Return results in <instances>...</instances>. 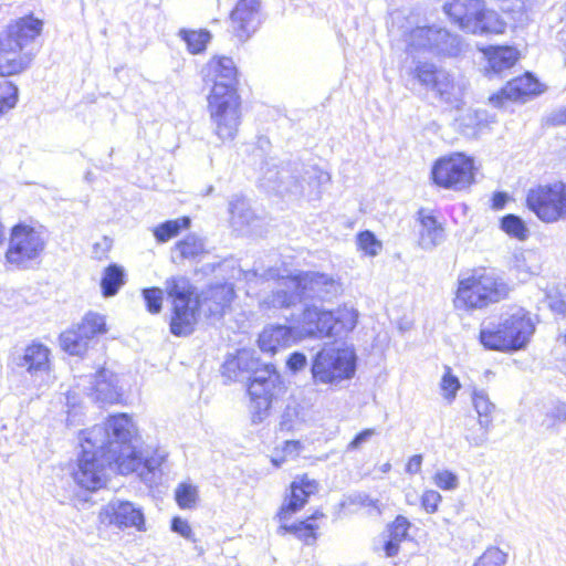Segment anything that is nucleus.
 Segmentation results:
<instances>
[{"label": "nucleus", "mask_w": 566, "mask_h": 566, "mask_svg": "<svg viewBox=\"0 0 566 566\" xmlns=\"http://www.w3.org/2000/svg\"><path fill=\"white\" fill-rule=\"evenodd\" d=\"M136 427L126 413L111 416L83 433L82 452L74 480L87 490H98L105 483L106 470H116L119 460L133 452Z\"/></svg>", "instance_id": "obj_1"}, {"label": "nucleus", "mask_w": 566, "mask_h": 566, "mask_svg": "<svg viewBox=\"0 0 566 566\" xmlns=\"http://www.w3.org/2000/svg\"><path fill=\"white\" fill-rule=\"evenodd\" d=\"M241 364H244L247 370H253V377L248 386L249 411L252 423L259 424L270 416L273 400L284 391V382L272 364L261 366L260 360L247 350L239 352L237 356L229 357L223 363L222 376L232 381H240Z\"/></svg>", "instance_id": "obj_2"}, {"label": "nucleus", "mask_w": 566, "mask_h": 566, "mask_svg": "<svg viewBox=\"0 0 566 566\" xmlns=\"http://www.w3.org/2000/svg\"><path fill=\"white\" fill-rule=\"evenodd\" d=\"M164 285V290L155 286L142 290L147 311L150 314H159L166 292L172 307L171 334L178 337L190 335L198 323L199 307L201 306L200 300L195 296L196 287L184 275L171 276L165 281Z\"/></svg>", "instance_id": "obj_3"}, {"label": "nucleus", "mask_w": 566, "mask_h": 566, "mask_svg": "<svg viewBox=\"0 0 566 566\" xmlns=\"http://www.w3.org/2000/svg\"><path fill=\"white\" fill-rule=\"evenodd\" d=\"M42 29L43 21L29 14L9 23L0 32V76L14 75L29 67L35 55L30 45Z\"/></svg>", "instance_id": "obj_4"}, {"label": "nucleus", "mask_w": 566, "mask_h": 566, "mask_svg": "<svg viewBox=\"0 0 566 566\" xmlns=\"http://www.w3.org/2000/svg\"><path fill=\"white\" fill-rule=\"evenodd\" d=\"M534 332L531 314L522 307H514L502 314L497 324H483L480 342L491 350H518L527 345Z\"/></svg>", "instance_id": "obj_5"}, {"label": "nucleus", "mask_w": 566, "mask_h": 566, "mask_svg": "<svg viewBox=\"0 0 566 566\" xmlns=\"http://www.w3.org/2000/svg\"><path fill=\"white\" fill-rule=\"evenodd\" d=\"M509 293V284L495 270L475 269L470 276L459 280L454 305L463 310L483 308Z\"/></svg>", "instance_id": "obj_6"}, {"label": "nucleus", "mask_w": 566, "mask_h": 566, "mask_svg": "<svg viewBox=\"0 0 566 566\" xmlns=\"http://www.w3.org/2000/svg\"><path fill=\"white\" fill-rule=\"evenodd\" d=\"M318 482L306 474L296 476L290 484L289 492L275 515L279 520V531H317L325 525L327 516L319 510L314 511L305 520L289 524L292 516L308 502L311 495L318 492Z\"/></svg>", "instance_id": "obj_7"}, {"label": "nucleus", "mask_w": 566, "mask_h": 566, "mask_svg": "<svg viewBox=\"0 0 566 566\" xmlns=\"http://www.w3.org/2000/svg\"><path fill=\"white\" fill-rule=\"evenodd\" d=\"M264 179L273 184V189L276 191L312 196L319 193L321 188L329 182L331 176L317 166L290 161L280 170L266 168Z\"/></svg>", "instance_id": "obj_8"}, {"label": "nucleus", "mask_w": 566, "mask_h": 566, "mask_svg": "<svg viewBox=\"0 0 566 566\" xmlns=\"http://www.w3.org/2000/svg\"><path fill=\"white\" fill-rule=\"evenodd\" d=\"M356 354L349 348L325 346L313 357L311 374L315 385L337 386L354 377Z\"/></svg>", "instance_id": "obj_9"}, {"label": "nucleus", "mask_w": 566, "mask_h": 566, "mask_svg": "<svg viewBox=\"0 0 566 566\" xmlns=\"http://www.w3.org/2000/svg\"><path fill=\"white\" fill-rule=\"evenodd\" d=\"M208 112L213 134L221 140H233L241 124V102L238 92L218 86L208 96Z\"/></svg>", "instance_id": "obj_10"}, {"label": "nucleus", "mask_w": 566, "mask_h": 566, "mask_svg": "<svg viewBox=\"0 0 566 566\" xmlns=\"http://www.w3.org/2000/svg\"><path fill=\"white\" fill-rule=\"evenodd\" d=\"M46 247L42 233L24 223L12 227L6 251V262L18 270H30L41 263Z\"/></svg>", "instance_id": "obj_11"}, {"label": "nucleus", "mask_w": 566, "mask_h": 566, "mask_svg": "<svg viewBox=\"0 0 566 566\" xmlns=\"http://www.w3.org/2000/svg\"><path fill=\"white\" fill-rule=\"evenodd\" d=\"M526 207L542 222L566 220V182L536 185L527 190Z\"/></svg>", "instance_id": "obj_12"}, {"label": "nucleus", "mask_w": 566, "mask_h": 566, "mask_svg": "<svg viewBox=\"0 0 566 566\" xmlns=\"http://www.w3.org/2000/svg\"><path fill=\"white\" fill-rule=\"evenodd\" d=\"M408 48L416 51H428L437 56H458L462 52V40L459 35L438 27H417L407 36Z\"/></svg>", "instance_id": "obj_13"}, {"label": "nucleus", "mask_w": 566, "mask_h": 566, "mask_svg": "<svg viewBox=\"0 0 566 566\" xmlns=\"http://www.w3.org/2000/svg\"><path fill=\"white\" fill-rule=\"evenodd\" d=\"M473 170V159L457 153L438 159L432 166L431 178L441 188L462 190L474 181Z\"/></svg>", "instance_id": "obj_14"}, {"label": "nucleus", "mask_w": 566, "mask_h": 566, "mask_svg": "<svg viewBox=\"0 0 566 566\" xmlns=\"http://www.w3.org/2000/svg\"><path fill=\"white\" fill-rule=\"evenodd\" d=\"M415 77L427 90L433 91L441 101L459 108L464 94V86L433 63L420 62L413 71Z\"/></svg>", "instance_id": "obj_15"}, {"label": "nucleus", "mask_w": 566, "mask_h": 566, "mask_svg": "<svg viewBox=\"0 0 566 566\" xmlns=\"http://www.w3.org/2000/svg\"><path fill=\"white\" fill-rule=\"evenodd\" d=\"M106 333L104 316L96 313H88L76 326L63 332L60 336V344L63 350L70 355H83L91 342L97 336Z\"/></svg>", "instance_id": "obj_16"}, {"label": "nucleus", "mask_w": 566, "mask_h": 566, "mask_svg": "<svg viewBox=\"0 0 566 566\" xmlns=\"http://www.w3.org/2000/svg\"><path fill=\"white\" fill-rule=\"evenodd\" d=\"M287 285L292 289H301L303 302L310 300L329 301L342 291V285L337 280L318 272L292 275Z\"/></svg>", "instance_id": "obj_17"}, {"label": "nucleus", "mask_w": 566, "mask_h": 566, "mask_svg": "<svg viewBox=\"0 0 566 566\" xmlns=\"http://www.w3.org/2000/svg\"><path fill=\"white\" fill-rule=\"evenodd\" d=\"M260 0H239L230 13V32L245 42L261 24Z\"/></svg>", "instance_id": "obj_18"}, {"label": "nucleus", "mask_w": 566, "mask_h": 566, "mask_svg": "<svg viewBox=\"0 0 566 566\" xmlns=\"http://www.w3.org/2000/svg\"><path fill=\"white\" fill-rule=\"evenodd\" d=\"M99 521L106 526L135 527L143 531L145 517L140 509L128 501L112 500L99 512Z\"/></svg>", "instance_id": "obj_19"}, {"label": "nucleus", "mask_w": 566, "mask_h": 566, "mask_svg": "<svg viewBox=\"0 0 566 566\" xmlns=\"http://www.w3.org/2000/svg\"><path fill=\"white\" fill-rule=\"evenodd\" d=\"M166 452L155 450L151 455L138 453L136 448L132 453L119 460V467L116 469L120 474L138 473V475L147 482H153V478L157 470L166 459Z\"/></svg>", "instance_id": "obj_20"}, {"label": "nucleus", "mask_w": 566, "mask_h": 566, "mask_svg": "<svg viewBox=\"0 0 566 566\" xmlns=\"http://www.w3.org/2000/svg\"><path fill=\"white\" fill-rule=\"evenodd\" d=\"M543 85L531 73L515 77L496 94L490 96L492 105L501 107L504 99L525 102L527 97L537 96L543 93Z\"/></svg>", "instance_id": "obj_21"}, {"label": "nucleus", "mask_w": 566, "mask_h": 566, "mask_svg": "<svg viewBox=\"0 0 566 566\" xmlns=\"http://www.w3.org/2000/svg\"><path fill=\"white\" fill-rule=\"evenodd\" d=\"M262 277L265 280L280 279L279 287L263 298L261 305L264 308H290L297 303H303L301 289H292L287 285V281L292 276L280 277L279 270L269 269L262 274Z\"/></svg>", "instance_id": "obj_22"}, {"label": "nucleus", "mask_w": 566, "mask_h": 566, "mask_svg": "<svg viewBox=\"0 0 566 566\" xmlns=\"http://www.w3.org/2000/svg\"><path fill=\"white\" fill-rule=\"evenodd\" d=\"M300 324L302 332L311 337L337 336L332 311L306 305Z\"/></svg>", "instance_id": "obj_23"}, {"label": "nucleus", "mask_w": 566, "mask_h": 566, "mask_svg": "<svg viewBox=\"0 0 566 566\" xmlns=\"http://www.w3.org/2000/svg\"><path fill=\"white\" fill-rule=\"evenodd\" d=\"M13 364L24 368L31 376L48 371L50 368V349L38 342L28 345L22 354L13 356Z\"/></svg>", "instance_id": "obj_24"}, {"label": "nucleus", "mask_w": 566, "mask_h": 566, "mask_svg": "<svg viewBox=\"0 0 566 566\" xmlns=\"http://www.w3.org/2000/svg\"><path fill=\"white\" fill-rule=\"evenodd\" d=\"M483 0H447L443 11L449 19L467 32L471 22L481 13Z\"/></svg>", "instance_id": "obj_25"}, {"label": "nucleus", "mask_w": 566, "mask_h": 566, "mask_svg": "<svg viewBox=\"0 0 566 566\" xmlns=\"http://www.w3.org/2000/svg\"><path fill=\"white\" fill-rule=\"evenodd\" d=\"M419 222V245L431 251L444 241V229L437 218L428 210L420 209L417 213Z\"/></svg>", "instance_id": "obj_26"}, {"label": "nucleus", "mask_w": 566, "mask_h": 566, "mask_svg": "<svg viewBox=\"0 0 566 566\" xmlns=\"http://www.w3.org/2000/svg\"><path fill=\"white\" fill-rule=\"evenodd\" d=\"M207 69L208 75L212 76L213 80V86L211 91H214L218 86H221L227 91L237 92L238 71L231 57H213L209 61Z\"/></svg>", "instance_id": "obj_27"}, {"label": "nucleus", "mask_w": 566, "mask_h": 566, "mask_svg": "<svg viewBox=\"0 0 566 566\" xmlns=\"http://www.w3.org/2000/svg\"><path fill=\"white\" fill-rule=\"evenodd\" d=\"M117 382V377L103 368L93 376L90 396L98 402L115 403L120 397Z\"/></svg>", "instance_id": "obj_28"}, {"label": "nucleus", "mask_w": 566, "mask_h": 566, "mask_svg": "<svg viewBox=\"0 0 566 566\" xmlns=\"http://www.w3.org/2000/svg\"><path fill=\"white\" fill-rule=\"evenodd\" d=\"M206 252L203 239L196 234H188L182 240L176 242L171 249V261L176 264H181L185 261H197Z\"/></svg>", "instance_id": "obj_29"}, {"label": "nucleus", "mask_w": 566, "mask_h": 566, "mask_svg": "<svg viewBox=\"0 0 566 566\" xmlns=\"http://www.w3.org/2000/svg\"><path fill=\"white\" fill-rule=\"evenodd\" d=\"M292 338V329L285 325L270 326L259 336V347L262 352L275 353L281 346H287Z\"/></svg>", "instance_id": "obj_30"}, {"label": "nucleus", "mask_w": 566, "mask_h": 566, "mask_svg": "<svg viewBox=\"0 0 566 566\" xmlns=\"http://www.w3.org/2000/svg\"><path fill=\"white\" fill-rule=\"evenodd\" d=\"M506 24L501 20L500 15L492 10H481V13L475 17V19L471 22L467 32L473 34H500L505 31Z\"/></svg>", "instance_id": "obj_31"}, {"label": "nucleus", "mask_w": 566, "mask_h": 566, "mask_svg": "<svg viewBox=\"0 0 566 566\" xmlns=\"http://www.w3.org/2000/svg\"><path fill=\"white\" fill-rule=\"evenodd\" d=\"M518 59V52L511 46H499L490 51L488 55V72L501 75L502 72L514 66Z\"/></svg>", "instance_id": "obj_32"}, {"label": "nucleus", "mask_w": 566, "mask_h": 566, "mask_svg": "<svg viewBox=\"0 0 566 566\" xmlns=\"http://www.w3.org/2000/svg\"><path fill=\"white\" fill-rule=\"evenodd\" d=\"M124 284L125 270L123 266L113 263L105 268L101 280V290L104 297L115 296Z\"/></svg>", "instance_id": "obj_33"}, {"label": "nucleus", "mask_w": 566, "mask_h": 566, "mask_svg": "<svg viewBox=\"0 0 566 566\" xmlns=\"http://www.w3.org/2000/svg\"><path fill=\"white\" fill-rule=\"evenodd\" d=\"M229 214L230 222L233 227L241 228L249 226L254 219V213L251 210L247 200L238 195H234L229 200Z\"/></svg>", "instance_id": "obj_34"}, {"label": "nucleus", "mask_w": 566, "mask_h": 566, "mask_svg": "<svg viewBox=\"0 0 566 566\" xmlns=\"http://www.w3.org/2000/svg\"><path fill=\"white\" fill-rule=\"evenodd\" d=\"M513 270L522 282L527 281L532 275L538 274L539 265L537 264L536 254L532 251L515 254Z\"/></svg>", "instance_id": "obj_35"}, {"label": "nucleus", "mask_w": 566, "mask_h": 566, "mask_svg": "<svg viewBox=\"0 0 566 566\" xmlns=\"http://www.w3.org/2000/svg\"><path fill=\"white\" fill-rule=\"evenodd\" d=\"M178 35L182 41H185L187 49L191 54L202 53L211 40V33L205 29L198 31L180 29Z\"/></svg>", "instance_id": "obj_36"}, {"label": "nucleus", "mask_w": 566, "mask_h": 566, "mask_svg": "<svg viewBox=\"0 0 566 566\" xmlns=\"http://www.w3.org/2000/svg\"><path fill=\"white\" fill-rule=\"evenodd\" d=\"M190 223L189 217L167 220L154 228L153 233L159 243H165L171 238L177 237L182 229L189 228Z\"/></svg>", "instance_id": "obj_37"}, {"label": "nucleus", "mask_w": 566, "mask_h": 566, "mask_svg": "<svg viewBox=\"0 0 566 566\" xmlns=\"http://www.w3.org/2000/svg\"><path fill=\"white\" fill-rule=\"evenodd\" d=\"M492 428V418H479L478 422L471 428H468L464 433V439L471 447H482L489 440V433Z\"/></svg>", "instance_id": "obj_38"}, {"label": "nucleus", "mask_w": 566, "mask_h": 566, "mask_svg": "<svg viewBox=\"0 0 566 566\" xmlns=\"http://www.w3.org/2000/svg\"><path fill=\"white\" fill-rule=\"evenodd\" d=\"M233 297V290L227 286H218L210 291L209 301L212 305H209L208 311L212 316H222L223 311L230 305ZM208 300L205 301V304Z\"/></svg>", "instance_id": "obj_39"}, {"label": "nucleus", "mask_w": 566, "mask_h": 566, "mask_svg": "<svg viewBox=\"0 0 566 566\" xmlns=\"http://www.w3.org/2000/svg\"><path fill=\"white\" fill-rule=\"evenodd\" d=\"M333 313L337 336L343 333H348L356 327L358 312L355 308L344 306Z\"/></svg>", "instance_id": "obj_40"}, {"label": "nucleus", "mask_w": 566, "mask_h": 566, "mask_svg": "<svg viewBox=\"0 0 566 566\" xmlns=\"http://www.w3.org/2000/svg\"><path fill=\"white\" fill-rule=\"evenodd\" d=\"M19 99V90L11 82L0 84V118L13 109Z\"/></svg>", "instance_id": "obj_41"}, {"label": "nucleus", "mask_w": 566, "mask_h": 566, "mask_svg": "<svg viewBox=\"0 0 566 566\" xmlns=\"http://www.w3.org/2000/svg\"><path fill=\"white\" fill-rule=\"evenodd\" d=\"M501 229L518 240H525L528 237V229L525 222L515 214L504 216L501 219Z\"/></svg>", "instance_id": "obj_42"}, {"label": "nucleus", "mask_w": 566, "mask_h": 566, "mask_svg": "<svg viewBox=\"0 0 566 566\" xmlns=\"http://www.w3.org/2000/svg\"><path fill=\"white\" fill-rule=\"evenodd\" d=\"M472 399L479 418H492L495 405L490 400L489 395L484 390H474Z\"/></svg>", "instance_id": "obj_43"}, {"label": "nucleus", "mask_w": 566, "mask_h": 566, "mask_svg": "<svg viewBox=\"0 0 566 566\" xmlns=\"http://www.w3.org/2000/svg\"><path fill=\"white\" fill-rule=\"evenodd\" d=\"M357 243L358 247L370 256H376L381 250L380 241H378L376 235L369 230H365L358 234Z\"/></svg>", "instance_id": "obj_44"}, {"label": "nucleus", "mask_w": 566, "mask_h": 566, "mask_svg": "<svg viewBox=\"0 0 566 566\" xmlns=\"http://www.w3.org/2000/svg\"><path fill=\"white\" fill-rule=\"evenodd\" d=\"M506 555L496 547L488 548L473 566H503Z\"/></svg>", "instance_id": "obj_45"}, {"label": "nucleus", "mask_w": 566, "mask_h": 566, "mask_svg": "<svg viewBox=\"0 0 566 566\" xmlns=\"http://www.w3.org/2000/svg\"><path fill=\"white\" fill-rule=\"evenodd\" d=\"M406 541H411L409 533H389L388 538L382 543L381 549H384L387 557H394L398 554L400 544Z\"/></svg>", "instance_id": "obj_46"}, {"label": "nucleus", "mask_w": 566, "mask_h": 566, "mask_svg": "<svg viewBox=\"0 0 566 566\" xmlns=\"http://www.w3.org/2000/svg\"><path fill=\"white\" fill-rule=\"evenodd\" d=\"M197 490L189 484H180L176 490V501L182 509L191 507L197 501Z\"/></svg>", "instance_id": "obj_47"}, {"label": "nucleus", "mask_w": 566, "mask_h": 566, "mask_svg": "<svg viewBox=\"0 0 566 566\" xmlns=\"http://www.w3.org/2000/svg\"><path fill=\"white\" fill-rule=\"evenodd\" d=\"M566 421V405L557 403L547 411L543 424L546 428H554L555 426Z\"/></svg>", "instance_id": "obj_48"}, {"label": "nucleus", "mask_w": 566, "mask_h": 566, "mask_svg": "<svg viewBox=\"0 0 566 566\" xmlns=\"http://www.w3.org/2000/svg\"><path fill=\"white\" fill-rule=\"evenodd\" d=\"M348 502L350 504L370 509L369 513L371 515H379L381 513L378 500H373L369 495H367L365 493H356V494L349 495Z\"/></svg>", "instance_id": "obj_49"}, {"label": "nucleus", "mask_w": 566, "mask_h": 566, "mask_svg": "<svg viewBox=\"0 0 566 566\" xmlns=\"http://www.w3.org/2000/svg\"><path fill=\"white\" fill-rule=\"evenodd\" d=\"M434 483L442 490L451 491L458 488L459 479L453 472L443 470L436 473Z\"/></svg>", "instance_id": "obj_50"}, {"label": "nucleus", "mask_w": 566, "mask_h": 566, "mask_svg": "<svg viewBox=\"0 0 566 566\" xmlns=\"http://www.w3.org/2000/svg\"><path fill=\"white\" fill-rule=\"evenodd\" d=\"M441 388L447 399H453L460 388L459 379L450 373V368H447V373L442 377Z\"/></svg>", "instance_id": "obj_51"}, {"label": "nucleus", "mask_w": 566, "mask_h": 566, "mask_svg": "<svg viewBox=\"0 0 566 566\" xmlns=\"http://www.w3.org/2000/svg\"><path fill=\"white\" fill-rule=\"evenodd\" d=\"M546 301L548 307L557 313L565 314L566 312V295L562 294L559 291H549L546 294Z\"/></svg>", "instance_id": "obj_52"}, {"label": "nucleus", "mask_w": 566, "mask_h": 566, "mask_svg": "<svg viewBox=\"0 0 566 566\" xmlns=\"http://www.w3.org/2000/svg\"><path fill=\"white\" fill-rule=\"evenodd\" d=\"M307 365V358L305 354L301 352H294L292 353L289 358L286 359V367L289 370H291L293 374L301 371L304 369Z\"/></svg>", "instance_id": "obj_53"}, {"label": "nucleus", "mask_w": 566, "mask_h": 566, "mask_svg": "<svg viewBox=\"0 0 566 566\" xmlns=\"http://www.w3.org/2000/svg\"><path fill=\"white\" fill-rule=\"evenodd\" d=\"M440 501V493L433 490L426 491L421 497V504L423 509L429 513L437 511Z\"/></svg>", "instance_id": "obj_54"}, {"label": "nucleus", "mask_w": 566, "mask_h": 566, "mask_svg": "<svg viewBox=\"0 0 566 566\" xmlns=\"http://www.w3.org/2000/svg\"><path fill=\"white\" fill-rule=\"evenodd\" d=\"M545 122L551 126L566 125V106H560L547 114Z\"/></svg>", "instance_id": "obj_55"}, {"label": "nucleus", "mask_w": 566, "mask_h": 566, "mask_svg": "<svg viewBox=\"0 0 566 566\" xmlns=\"http://www.w3.org/2000/svg\"><path fill=\"white\" fill-rule=\"evenodd\" d=\"M376 434L375 429H365L360 431L355 438L350 441L347 449L355 450L358 449L363 443L367 442L373 436Z\"/></svg>", "instance_id": "obj_56"}, {"label": "nucleus", "mask_w": 566, "mask_h": 566, "mask_svg": "<svg viewBox=\"0 0 566 566\" xmlns=\"http://www.w3.org/2000/svg\"><path fill=\"white\" fill-rule=\"evenodd\" d=\"M112 248V240H109L107 237H104L101 242H96L93 245V258L97 260H102L106 256V253Z\"/></svg>", "instance_id": "obj_57"}, {"label": "nucleus", "mask_w": 566, "mask_h": 566, "mask_svg": "<svg viewBox=\"0 0 566 566\" xmlns=\"http://www.w3.org/2000/svg\"><path fill=\"white\" fill-rule=\"evenodd\" d=\"M488 114L485 111L476 109L469 112L464 117L463 122H467V125H476L480 126L488 120Z\"/></svg>", "instance_id": "obj_58"}, {"label": "nucleus", "mask_w": 566, "mask_h": 566, "mask_svg": "<svg viewBox=\"0 0 566 566\" xmlns=\"http://www.w3.org/2000/svg\"><path fill=\"white\" fill-rule=\"evenodd\" d=\"M295 413V408L292 407H287L284 410L280 422L281 430H291L293 428V417Z\"/></svg>", "instance_id": "obj_59"}, {"label": "nucleus", "mask_w": 566, "mask_h": 566, "mask_svg": "<svg viewBox=\"0 0 566 566\" xmlns=\"http://www.w3.org/2000/svg\"><path fill=\"white\" fill-rule=\"evenodd\" d=\"M421 465H422V455L415 454L409 459V461L406 465V471L409 474H417L420 472Z\"/></svg>", "instance_id": "obj_60"}, {"label": "nucleus", "mask_w": 566, "mask_h": 566, "mask_svg": "<svg viewBox=\"0 0 566 566\" xmlns=\"http://www.w3.org/2000/svg\"><path fill=\"white\" fill-rule=\"evenodd\" d=\"M410 527V522L407 517L402 515H398L395 521L388 526L387 531H408Z\"/></svg>", "instance_id": "obj_61"}, {"label": "nucleus", "mask_w": 566, "mask_h": 566, "mask_svg": "<svg viewBox=\"0 0 566 566\" xmlns=\"http://www.w3.org/2000/svg\"><path fill=\"white\" fill-rule=\"evenodd\" d=\"M301 449L302 444L300 441L290 440L285 442L283 452L285 453V455L296 457L298 455Z\"/></svg>", "instance_id": "obj_62"}, {"label": "nucleus", "mask_w": 566, "mask_h": 566, "mask_svg": "<svg viewBox=\"0 0 566 566\" xmlns=\"http://www.w3.org/2000/svg\"><path fill=\"white\" fill-rule=\"evenodd\" d=\"M305 545H314L317 539V533H293Z\"/></svg>", "instance_id": "obj_63"}, {"label": "nucleus", "mask_w": 566, "mask_h": 566, "mask_svg": "<svg viewBox=\"0 0 566 566\" xmlns=\"http://www.w3.org/2000/svg\"><path fill=\"white\" fill-rule=\"evenodd\" d=\"M507 196L504 192H496L492 199L493 208L497 210L504 208Z\"/></svg>", "instance_id": "obj_64"}]
</instances>
